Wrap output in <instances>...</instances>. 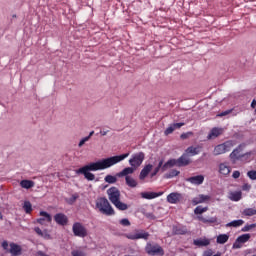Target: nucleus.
<instances>
[{
  "mask_svg": "<svg viewBox=\"0 0 256 256\" xmlns=\"http://www.w3.org/2000/svg\"><path fill=\"white\" fill-rule=\"evenodd\" d=\"M194 245H196V247H207L209 245H211V240L207 239V238H199L194 240Z\"/></svg>",
  "mask_w": 256,
  "mask_h": 256,
  "instance_id": "obj_24",
  "label": "nucleus"
},
{
  "mask_svg": "<svg viewBox=\"0 0 256 256\" xmlns=\"http://www.w3.org/2000/svg\"><path fill=\"white\" fill-rule=\"evenodd\" d=\"M203 256H221V252H217L213 255V250H207L204 252Z\"/></svg>",
  "mask_w": 256,
  "mask_h": 256,
  "instance_id": "obj_47",
  "label": "nucleus"
},
{
  "mask_svg": "<svg viewBox=\"0 0 256 256\" xmlns=\"http://www.w3.org/2000/svg\"><path fill=\"white\" fill-rule=\"evenodd\" d=\"M245 223V221L243 220H234L231 221L229 223L226 224V227H241V225H243Z\"/></svg>",
  "mask_w": 256,
  "mask_h": 256,
  "instance_id": "obj_35",
  "label": "nucleus"
},
{
  "mask_svg": "<svg viewBox=\"0 0 256 256\" xmlns=\"http://www.w3.org/2000/svg\"><path fill=\"white\" fill-rule=\"evenodd\" d=\"M187 233H189L187 226H174L173 227L174 235H187Z\"/></svg>",
  "mask_w": 256,
  "mask_h": 256,
  "instance_id": "obj_23",
  "label": "nucleus"
},
{
  "mask_svg": "<svg viewBox=\"0 0 256 256\" xmlns=\"http://www.w3.org/2000/svg\"><path fill=\"white\" fill-rule=\"evenodd\" d=\"M35 233H37V235H39V237H43V239H51V234H49V232H47V230H41V228L39 227H35L34 228Z\"/></svg>",
  "mask_w": 256,
  "mask_h": 256,
  "instance_id": "obj_28",
  "label": "nucleus"
},
{
  "mask_svg": "<svg viewBox=\"0 0 256 256\" xmlns=\"http://www.w3.org/2000/svg\"><path fill=\"white\" fill-rule=\"evenodd\" d=\"M77 199H79V195H78V194H74V195H72V196L69 198L68 203H69L70 205H73V203H75V201H77Z\"/></svg>",
  "mask_w": 256,
  "mask_h": 256,
  "instance_id": "obj_45",
  "label": "nucleus"
},
{
  "mask_svg": "<svg viewBox=\"0 0 256 256\" xmlns=\"http://www.w3.org/2000/svg\"><path fill=\"white\" fill-rule=\"evenodd\" d=\"M143 161H145V153L139 152L132 156V158L129 160V163L131 167L137 169V167H141Z\"/></svg>",
  "mask_w": 256,
  "mask_h": 256,
  "instance_id": "obj_8",
  "label": "nucleus"
},
{
  "mask_svg": "<svg viewBox=\"0 0 256 256\" xmlns=\"http://www.w3.org/2000/svg\"><path fill=\"white\" fill-rule=\"evenodd\" d=\"M249 239H251V234L240 235L234 242L233 249H241V245H243V243H247Z\"/></svg>",
  "mask_w": 256,
  "mask_h": 256,
  "instance_id": "obj_11",
  "label": "nucleus"
},
{
  "mask_svg": "<svg viewBox=\"0 0 256 256\" xmlns=\"http://www.w3.org/2000/svg\"><path fill=\"white\" fill-rule=\"evenodd\" d=\"M235 145H237V141L235 140H227L222 144H218L214 147V155L218 156V155H224V153H229V151H231V149H233V147H235Z\"/></svg>",
  "mask_w": 256,
  "mask_h": 256,
  "instance_id": "obj_3",
  "label": "nucleus"
},
{
  "mask_svg": "<svg viewBox=\"0 0 256 256\" xmlns=\"http://www.w3.org/2000/svg\"><path fill=\"white\" fill-rule=\"evenodd\" d=\"M209 199H211V197H209L208 195L200 194L192 199V204L199 205L200 203H205V201H209Z\"/></svg>",
  "mask_w": 256,
  "mask_h": 256,
  "instance_id": "obj_22",
  "label": "nucleus"
},
{
  "mask_svg": "<svg viewBox=\"0 0 256 256\" xmlns=\"http://www.w3.org/2000/svg\"><path fill=\"white\" fill-rule=\"evenodd\" d=\"M87 141H89V137H84L80 140L78 147H83L84 143H87Z\"/></svg>",
  "mask_w": 256,
  "mask_h": 256,
  "instance_id": "obj_50",
  "label": "nucleus"
},
{
  "mask_svg": "<svg viewBox=\"0 0 256 256\" xmlns=\"http://www.w3.org/2000/svg\"><path fill=\"white\" fill-rule=\"evenodd\" d=\"M192 135H193V132L182 133V134L180 135V139H183V140L189 139V137H191Z\"/></svg>",
  "mask_w": 256,
  "mask_h": 256,
  "instance_id": "obj_48",
  "label": "nucleus"
},
{
  "mask_svg": "<svg viewBox=\"0 0 256 256\" xmlns=\"http://www.w3.org/2000/svg\"><path fill=\"white\" fill-rule=\"evenodd\" d=\"M93 135H95V131H91L87 137H89V139H91V137H93Z\"/></svg>",
  "mask_w": 256,
  "mask_h": 256,
  "instance_id": "obj_59",
  "label": "nucleus"
},
{
  "mask_svg": "<svg viewBox=\"0 0 256 256\" xmlns=\"http://www.w3.org/2000/svg\"><path fill=\"white\" fill-rule=\"evenodd\" d=\"M188 183H191L192 185H203V181H205V176L203 175H197L192 176L186 179Z\"/></svg>",
  "mask_w": 256,
  "mask_h": 256,
  "instance_id": "obj_17",
  "label": "nucleus"
},
{
  "mask_svg": "<svg viewBox=\"0 0 256 256\" xmlns=\"http://www.w3.org/2000/svg\"><path fill=\"white\" fill-rule=\"evenodd\" d=\"M178 163V167H187V165L191 164V158L184 152L181 157L176 159Z\"/></svg>",
  "mask_w": 256,
  "mask_h": 256,
  "instance_id": "obj_15",
  "label": "nucleus"
},
{
  "mask_svg": "<svg viewBox=\"0 0 256 256\" xmlns=\"http://www.w3.org/2000/svg\"><path fill=\"white\" fill-rule=\"evenodd\" d=\"M166 199L171 205H177V203H181V201H183V194L179 192H172L167 196Z\"/></svg>",
  "mask_w": 256,
  "mask_h": 256,
  "instance_id": "obj_10",
  "label": "nucleus"
},
{
  "mask_svg": "<svg viewBox=\"0 0 256 256\" xmlns=\"http://www.w3.org/2000/svg\"><path fill=\"white\" fill-rule=\"evenodd\" d=\"M203 150V145H197V146H189L185 153L188 157H195V155H199L201 151Z\"/></svg>",
  "mask_w": 256,
  "mask_h": 256,
  "instance_id": "obj_12",
  "label": "nucleus"
},
{
  "mask_svg": "<svg viewBox=\"0 0 256 256\" xmlns=\"http://www.w3.org/2000/svg\"><path fill=\"white\" fill-rule=\"evenodd\" d=\"M251 107H252V109H255V107H256V100L255 99L252 100Z\"/></svg>",
  "mask_w": 256,
  "mask_h": 256,
  "instance_id": "obj_58",
  "label": "nucleus"
},
{
  "mask_svg": "<svg viewBox=\"0 0 256 256\" xmlns=\"http://www.w3.org/2000/svg\"><path fill=\"white\" fill-rule=\"evenodd\" d=\"M175 166L178 167L177 159H170L165 164H162V172H165Z\"/></svg>",
  "mask_w": 256,
  "mask_h": 256,
  "instance_id": "obj_27",
  "label": "nucleus"
},
{
  "mask_svg": "<svg viewBox=\"0 0 256 256\" xmlns=\"http://www.w3.org/2000/svg\"><path fill=\"white\" fill-rule=\"evenodd\" d=\"M107 133H109V130H107V131L101 130L100 131V135H102V137H105V135H107Z\"/></svg>",
  "mask_w": 256,
  "mask_h": 256,
  "instance_id": "obj_57",
  "label": "nucleus"
},
{
  "mask_svg": "<svg viewBox=\"0 0 256 256\" xmlns=\"http://www.w3.org/2000/svg\"><path fill=\"white\" fill-rule=\"evenodd\" d=\"M206 211H209L208 207L197 206L194 209L195 215H203V213H206Z\"/></svg>",
  "mask_w": 256,
  "mask_h": 256,
  "instance_id": "obj_38",
  "label": "nucleus"
},
{
  "mask_svg": "<svg viewBox=\"0 0 256 256\" xmlns=\"http://www.w3.org/2000/svg\"><path fill=\"white\" fill-rule=\"evenodd\" d=\"M198 221H202V223H217V217L207 219L203 216H198Z\"/></svg>",
  "mask_w": 256,
  "mask_h": 256,
  "instance_id": "obj_36",
  "label": "nucleus"
},
{
  "mask_svg": "<svg viewBox=\"0 0 256 256\" xmlns=\"http://www.w3.org/2000/svg\"><path fill=\"white\" fill-rule=\"evenodd\" d=\"M35 182L31 181V180H22L20 182V186L22 187V189H31V187H34Z\"/></svg>",
  "mask_w": 256,
  "mask_h": 256,
  "instance_id": "obj_30",
  "label": "nucleus"
},
{
  "mask_svg": "<svg viewBox=\"0 0 256 256\" xmlns=\"http://www.w3.org/2000/svg\"><path fill=\"white\" fill-rule=\"evenodd\" d=\"M125 181H126V185L128 187H131L132 189H135V187H137V180H135L133 177L131 176H126L125 177Z\"/></svg>",
  "mask_w": 256,
  "mask_h": 256,
  "instance_id": "obj_29",
  "label": "nucleus"
},
{
  "mask_svg": "<svg viewBox=\"0 0 256 256\" xmlns=\"http://www.w3.org/2000/svg\"><path fill=\"white\" fill-rule=\"evenodd\" d=\"M242 215H244L245 217H253V215H256V209L246 208L243 210Z\"/></svg>",
  "mask_w": 256,
  "mask_h": 256,
  "instance_id": "obj_34",
  "label": "nucleus"
},
{
  "mask_svg": "<svg viewBox=\"0 0 256 256\" xmlns=\"http://www.w3.org/2000/svg\"><path fill=\"white\" fill-rule=\"evenodd\" d=\"M153 169V165L151 164H148L146 165L140 172V175H139V179L141 181H143V179H145L147 177V175H149V173H151V170Z\"/></svg>",
  "mask_w": 256,
  "mask_h": 256,
  "instance_id": "obj_26",
  "label": "nucleus"
},
{
  "mask_svg": "<svg viewBox=\"0 0 256 256\" xmlns=\"http://www.w3.org/2000/svg\"><path fill=\"white\" fill-rule=\"evenodd\" d=\"M96 209L99 210L102 215H107L108 217L115 215V210L105 197H100L96 200Z\"/></svg>",
  "mask_w": 256,
  "mask_h": 256,
  "instance_id": "obj_2",
  "label": "nucleus"
},
{
  "mask_svg": "<svg viewBox=\"0 0 256 256\" xmlns=\"http://www.w3.org/2000/svg\"><path fill=\"white\" fill-rule=\"evenodd\" d=\"M256 223L254 224H247L242 228L243 233H247V231H251V229H255Z\"/></svg>",
  "mask_w": 256,
  "mask_h": 256,
  "instance_id": "obj_42",
  "label": "nucleus"
},
{
  "mask_svg": "<svg viewBox=\"0 0 256 256\" xmlns=\"http://www.w3.org/2000/svg\"><path fill=\"white\" fill-rule=\"evenodd\" d=\"M72 232L74 233L75 237H80L82 239H85L87 237V228L81 224V222H76L72 226Z\"/></svg>",
  "mask_w": 256,
  "mask_h": 256,
  "instance_id": "obj_6",
  "label": "nucleus"
},
{
  "mask_svg": "<svg viewBox=\"0 0 256 256\" xmlns=\"http://www.w3.org/2000/svg\"><path fill=\"white\" fill-rule=\"evenodd\" d=\"M231 111H232V110H226V111H224V112H221L218 116H219V117H225V116L229 115V113H231Z\"/></svg>",
  "mask_w": 256,
  "mask_h": 256,
  "instance_id": "obj_54",
  "label": "nucleus"
},
{
  "mask_svg": "<svg viewBox=\"0 0 256 256\" xmlns=\"http://www.w3.org/2000/svg\"><path fill=\"white\" fill-rule=\"evenodd\" d=\"M159 171H163V160H160L158 163V166L154 169V171L151 173V177H155Z\"/></svg>",
  "mask_w": 256,
  "mask_h": 256,
  "instance_id": "obj_39",
  "label": "nucleus"
},
{
  "mask_svg": "<svg viewBox=\"0 0 256 256\" xmlns=\"http://www.w3.org/2000/svg\"><path fill=\"white\" fill-rule=\"evenodd\" d=\"M135 167H126L122 171L116 174L117 177H129L130 175H133L135 173Z\"/></svg>",
  "mask_w": 256,
  "mask_h": 256,
  "instance_id": "obj_18",
  "label": "nucleus"
},
{
  "mask_svg": "<svg viewBox=\"0 0 256 256\" xmlns=\"http://www.w3.org/2000/svg\"><path fill=\"white\" fill-rule=\"evenodd\" d=\"M123 237H126V239H130L131 241H137L139 239H144V241H147L150 234L143 229H135L133 232L123 234Z\"/></svg>",
  "mask_w": 256,
  "mask_h": 256,
  "instance_id": "obj_4",
  "label": "nucleus"
},
{
  "mask_svg": "<svg viewBox=\"0 0 256 256\" xmlns=\"http://www.w3.org/2000/svg\"><path fill=\"white\" fill-rule=\"evenodd\" d=\"M40 217H42V218H38L36 220L37 223H39V225H45V222L51 223V221H53V217H51V214H49L45 211H40Z\"/></svg>",
  "mask_w": 256,
  "mask_h": 256,
  "instance_id": "obj_14",
  "label": "nucleus"
},
{
  "mask_svg": "<svg viewBox=\"0 0 256 256\" xmlns=\"http://www.w3.org/2000/svg\"><path fill=\"white\" fill-rule=\"evenodd\" d=\"M233 179H239L241 177V172L239 170H235L232 174Z\"/></svg>",
  "mask_w": 256,
  "mask_h": 256,
  "instance_id": "obj_52",
  "label": "nucleus"
},
{
  "mask_svg": "<svg viewBox=\"0 0 256 256\" xmlns=\"http://www.w3.org/2000/svg\"><path fill=\"white\" fill-rule=\"evenodd\" d=\"M127 157H129V153L104 158L97 162H91L76 170V173L77 175H84V178L87 181H95V174L91 173V171H103L105 169H109V167H113V165L121 163V161H124Z\"/></svg>",
  "mask_w": 256,
  "mask_h": 256,
  "instance_id": "obj_1",
  "label": "nucleus"
},
{
  "mask_svg": "<svg viewBox=\"0 0 256 256\" xmlns=\"http://www.w3.org/2000/svg\"><path fill=\"white\" fill-rule=\"evenodd\" d=\"M87 141H89V137H84L80 140L78 147H83L84 143H87Z\"/></svg>",
  "mask_w": 256,
  "mask_h": 256,
  "instance_id": "obj_49",
  "label": "nucleus"
},
{
  "mask_svg": "<svg viewBox=\"0 0 256 256\" xmlns=\"http://www.w3.org/2000/svg\"><path fill=\"white\" fill-rule=\"evenodd\" d=\"M219 135H223V129L221 128H212L210 133L207 136V139H217Z\"/></svg>",
  "mask_w": 256,
  "mask_h": 256,
  "instance_id": "obj_25",
  "label": "nucleus"
},
{
  "mask_svg": "<svg viewBox=\"0 0 256 256\" xmlns=\"http://www.w3.org/2000/svg\"><path fill=\"white\" fill-rule=\"evenodd\" d=\"M36 256H49L48 254L44 253L43 251H38Z\"/></svg>",
  "mask_w": 256,
  "mask_h": 256,
  "instance_id": "obj_56",
  "label": "nucleus"
},
{
  "mask_svg": "<svg viewBox=\"0 0 256 256\" xmlns=\"http://www.w3.org/2000/svg\"><path fill=\"white\" fill-rule=\"evenodd\" d=\"M54 221L57 223V225H61L62 227H65L67 223H69V218L64 213H57L54 216Z\"/></svg>",
  "mask_w": 256,
  "mask_h": 256,
  "instance_id": "obj_13",
  "label": "nucleus"
},
{
  "mask_svg": "<svg viewBox=\"0 0 256 256\" xmlns=\"http://www.w3.org/2000/svg\"><path fill=\"white\" fill-rule=\"evenodd\" d=\"M0 219H3V215L1 214V212H0Z\"/></svg>",
  "mask_w": 256,
  "mask_h": 256,
  "instance_id": "obj_60",
  "label": "nucleus"
},
{
  "mask_svg": "<svg viewBox=\"0 0 256 256\" xmlns=\"http://www.w3.org/2000/svg\"><path fill=\"white\" fill-rule=\"evenodd\" d=\"M242 197H243V194L241 193V191L230 193L231 201H241Z\"/></svg>",
  "mask_w": 256,
  "mask_h": 256,
  "instance_id": "obj_33",
  "label": "nucleus"
},
{
  "mask_svg": "<svg viewBox=\"0 0 256 256\" xmlns=\"http://www.w3.org/2000/svg\"><path fill=\"white\" fill-rule=\"evenodd\" d=\"M9 246H10V249L8 251L12 256H20L21 253L23 252V249L19 244H15L14 242H12L9 244Z\"/></svg>",
  "mask_w": 256,
  "mask_h": 256,
  "instance_id": "obj_16",
  "label": "nucleus"
},
{
  "mask_svg": "<svg viewBox=\"0 0 256 256\" xmlns=\"http://www.w3.org/2000/svg\"><path fill=\"white\" fill-rule=\"evenodd\" d=\"M71 255L72 256H87V254H85V252L82 250H73L71 252Z\"/></svg>",
  "mask_w": 256,
  "mask_h": 256,
  "instance_id": "obj_44",
  "label": "nucleus"
},
{
  "mask_svg": "<svg viewBox=\"0 0 256 256\" xmlns=\"http://www.w3.org/2000/svg\"><path fill=\"white\" fill-rule=\"evenodd\" d=\"M146 253L148 255H152V256H155V255H164V251H163V248L161 246H159L158 244H147L146 245Z\"/></svg>",
  "mask_w": 256,
  "mask_h": 256,
  "instance_id": "obj_9",
  "label": "nucleus"
},
{
  "mask_svg": "<svg viewBox=\"0 0 256 256\" xmlns=\"http://www.w3.org/2000/svg\"><path fill=\"white\" fill-rule=\"evenodd\" d=\"M184 125H185V123H183V122L171 124L164 131V135H166V136L171 135V133H173V131H175V129H181V127H183Z\"/></svg>",
  "mask_w": 256,
  "mask_h": 256,
  "instance_id": "obj_19",
  "label": "nucleus"
},
{
  "mask_svg": "<svg viewBox=\"0 0 256 256\" xmlns=\"http://www.w3.org/2000/svg\"><path fill=\"white\" fill-rule=\"evenodd\" d=\"M120 225H123V227H129L131 225V222L127 218H123L120 220Z\"/></svg>",
  "mask_w": 256,
  "mask_h": 256,
  "instance_id": "obj_46",
  "label": "nucleus"
},
{
  "mask_svg": "<svg viewBox=\"0 0 256 256\" xmlns=\"http://www.w3.org/2000/svg\"><path fill=\"white\" fill-rule=\"evenodd\" d=\"M113 205L116 207V209H119V211H127L129 209V206L127 204L121 202V200H118Z\"/></svg>",
  "mask_w": 256,
  "mask_h": 256,
  "instance_id": "obj_32",
  "label": "nucleus"
},
{
  "mask_svg": "<svg viewBox=\"0 0 256 256\" xmlns=\"http://www.w3.org/2000/svg\"><path fill=\"white\" fill-rule=\"evenodd\" d=\"M229 173H231V166H229V164L227 163H220L219 165V174L220 175H224L225 177H227V175H229Z\"/></svg>",
  "mask_w": 256,
  "mask_h": 256,
  "instance_id": "obj_21",
  "label": "nucleus"
},
{
  "mask_svg": "<svg viewBox=\"0 0 256 256\" xmlns=\"http://www.w3.org/2000/svg\"><path fill=\"white\" fill-rule=\"evenodd\" d=\"M245 143L239 144L237 148H235L229 155L230 160L232 163H237L240 159H243L247 154H243V149H245Z\"/></svg>",
  "mask_w": 256,
  "mask_h": 256,
  "instance_id": "obj_5",
  "label": "nucleus"
},
{
  "mask_svg": "<svg viewBox=\"0 0 256 256\" xmlns=\"http://www.w3.org/2000/svg\"><path fill=\"white\" fill-rule=\"evenodd\" d=\"M104 181L110 185H113L114 183H117V176L106 175Z\"/></svg>",
  "mask_w": 256,
  "mask_h": 256,
  "instance_id": "obj_37",
  "label": "nucleus"
},
{
  "mask_svg": "<svg viewBox=\"0 0 256 256\" xmlns=\"http://www.w3.org/2000/svg\"><path fill=\"white\" fill-rule=\"evenodd\" d=\"M247 177H249V179H251V181H256V170L248 171Z\"/></svg>",
  "mask_w": 256,
  "mask_h": 256,
  "instance_id": "obj_43",
  "label": "nucleus"
},
{
  "mask_svg": "<svg viewBox=\"0 0 256 256\" xmlns=\"http://www.w3.org/2000/svg\"><path fill=\"white\" fill-rule=\"evenodd\" d=\"M23 209L25 213L27 214L31 213V211H33V206L31 205V202L25 201L23 205Z\"/></svg>",
  "mask_w": 256,
  "mask_h": 256,
  "instance_id": "obj_40",
  "label": "nucleus"
},
{
  "mask_svg": "<svg viewBox=\"0 0 256 256\" xmlns=\"http://www.w3.org/2000/svg\"><path fill=\"white\" fill-rule=\"evenodd\" d=\"M163 195V192H142L141 197L142 199H157V197H161Z\"/></svg>",
  "mask_w": 256,
  "mask_h": 256,
  "instance_id": "obj_20",
  "label": "nucleus"
},
{
  "mask_svg": "<svg viewBox=\"0 0 256 256\" xmlns=\"http://www.w3.org/2000/svg\"><path fill=\"white\" fill-rule=\"evenodd\" d=\"M181 172L179 170H171L168 174H167V178L168 179H173V177H177V175H179Z\"/></svg>",
  "mask_w": 256,
  "mask_h": 256,
  "instance_id": "obj_41",
  "label": "nucleus"
},
{
  "mask_svg": "<svg viewBox=\"0 0 256 256\" xmlns=\"http://www.w3.org/2000/svg\"><path fill=\"white\" fill-rule=\"evenodd\" d=\"M107 195L112 205H114V203H117V201L121 200V191H119V189L115 186L107 190Z\"/></svg>",
  "mask_w": 256,
  "mask_h": 256,
  "instance_id": "obj_7",
  "label": "nucleus"
},
{
  "mask_svg": "<svg viewBox=\"0 0 256 256\" xmlns=\"http://www.w3.org/2000/svg\"><path fill=\"white\" fill-rule=\"evenodd\" d=\"M145 217H147V219L155 220V215L153 213H145Z\"/></svg>",
  "mask_w": 256,
  "mask_h": 256,
  "instance_id": "obj_55",
  "label": "nucleus"
},
{
  "mask_svg": "<svg viewBox=\"0 0 256 256\" xmlns=\"http://www.w3.org/2000/svg\"><path fill=\"white\" fill-rule=\"evenodd\" d=\"M217 243H219V245H225V243H227L229 241V235L227 234H220L217 237Z\"/></svg>",
  "mask_w": 256,
  "mask_h": 256,
  "instance_id": "obj_31",
  "label": "nucleus"
},
{
  "mask_svg": "<svg viewBox=\"0 0 256 256\" xmlns=\"http://www.w3.org/2000/svg\"><path fill=\"white\" fill-rule=\"evenodd\" d=\"M2 248L4 249V251H9V242H7V240H4L2 242Z\"/></svg>",
  "mask_w": 256,
  "mask_h": 256,
  "instance_id": "obj_53",
  "label": "nucleus"
},
{
  "mask_svg": "<svg viewBox=\"0 0 256 256\" xmlns=\"http://www.w3.org/2000/svg\"><path fill=\"white\" fill-rule=\"evenodd\" d=\"M242 191H251V184H249V183L243 184Z\"/></svg>",
  "mask_w": 256,
  "mask_h": 256,
  "instance_id": "obj_51",
  "label": "nucleus"
}]
</instances>
